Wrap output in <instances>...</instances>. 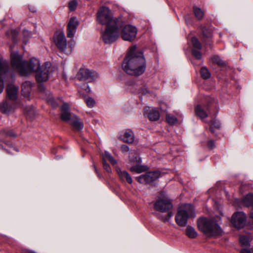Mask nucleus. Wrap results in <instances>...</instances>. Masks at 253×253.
Returning a JSON list of instances; mask_svg holds the SVG:
<instances>
[{"label":"nucleus","instance_id":"1","mask_svg":"<svg viewBox=\"0 0 253 253\" xmlns=\"http://www.w3.org/2000/svg\"><path fill=\"white\" fill-rule=\"evenodd\" d=\"M97 21L106 28L102 34L103 41L106 43H111L119 38V28L121 27V18H114L110 9L106 6L100 7L97 13Z\"/></svg>","mask_w":253,"mask_h":253},{"label":"nucleus","instance_id":"2","mask_svg":"<svg viewBox=\"0 0 253 253\" xmlns=\"http://www.w3.org/2000/svg\"><path fill=\"white\" fill-rule=\"evenodd\" d=\"M122 66L124 71L128 75H142L146 69V60L143 53L137 51L136 46H131Z\"/></svg>","mask_w":253,"mask_h":253},{"label":"nucleus","instance_id":"3","mask_svg":"<svg viewBox=\"0 0 253 253\" xmlns=\"http://www.w3.org/2000/svg\"><path fill=\"white\" fill-rule=\"evenodd\" d=\"M11 63L13 69L21 76H27L32 72L36 73L42 68L38 59L33 58L29 62L22 61L17 51H11Z\"/></svg>","mask_w":253,"mask_h":253},{"label":"nucleus","instance_id":"4","mask_svg":"<svg viewBox=\"0 0 253 253\" xmlns=\"http://www.w3.org/2000/svg\"><path fill=\"white\" fill-rule=\"evenodd\" d=\"M197 225L199 230L209 237L219 235L222 232L221 228L213 219L200 218L198 220Z\"/></svg>","mask_w":253,"mask_h":253},{"label":"nucleus","instance_id":"5","mask_svg":"<svg viewBox=\"0 0 253 253\" xmlns=\"http://www.w3.org/2000/svg\"><path fill=\"white\" fill-rule=\"evenodd\" d=\"M194 209L190 204H184L178 209L175 220L178 225L184 227L189 218L195 217Z\"/></svg>","mask_w":253,"mask_h":253},{"label":"nucleus","instance_id":"6","mask_svg":"<svg viewBox=\"0 0 253 253\" xmlns=\"http://www.w3.org/2000/svg\"><path fill=\"white\" fill-rule=\"evenodd\" d=\"M69 105L67 103H64L61 107L62 120L68 122L75 128L81 130L84 127V124L78 117L69 112Z\"/></svg>","mask_w":253,"mask_h":253},{"label":"nucleus","instance_id":"7","mask_svg":"<svg viewBox=\"0 0 253 253\" xmlns=\"http://www.w3.org/2000/svg\"><path fill=\"white\" fill-rule=\"evenodd\" d=\"M173 208L172 201L165 192H162L154 204V208L156 211L161 212L169 211Z\"/></svg>","mask_w":253,"mask_h":253},{"label":"nucleus","instance_id":"8","mask_svg":"<svg viewBox=\"0 0 253 253\" xmlns=\"http://www.w3.org/2000/svg\"><path fill=\"white\" fill-rule=\"evenodd\" d=\"M119 29V36L121 30V37L123 40L131 42L135 39L137 32L136 27L130 25L123 26L122 22L121 27Z\"/></svg>","mask_w":253,"mask_h":253},{"label":"nucleus","instance_id":"9","mask_svg":"<svg viewBox=\"0 0 253 253\" xmlns=\"http://www.w3.org/2000/svg\"><path fill=\"white\" fill-rule=\"evenodd\" d=\"M77 77L80 81L91 82L97 79L98 75L95 71H91L87 69H81L78 72Z\"/></svg>","mask_w":253,"mask_h":253},{"label":"nucleus","instance_id":"10","mask_svg":"<svg viewBox=\"0 0 253 253\" xmlns=\"http://www.w3.org/2000/svg\"><path fill=\"white\" fill-rule=\"evenodd\" d=\"M50 64L45 63L44 65L42 66V68L37 71L36 74V79L39 83L44 82L47 81L49 77Z\"/></svg>","mask_w":253,"mask_h":253},{"label":"nucleus","instance_id":"11","mask_svg":"<svg viewBox=\"0 0 253 253\" xmlns=\"http://www.w3.org/2000/svg\"><path fill=\"white\" fill-rule=\"evenodd\" d=\"M246 216L243 212L239 211L234 213L232 216L231 223L237 228H243L246 223Z\"/></svg>","mask_w":253,"mask_h":253},{"label":"nucleus","instance_id":"12","mask_svg":"<svg viewBox=\"0 0 253 253\" xmlns=\"http://www.w3.org/2000/svg\"><path fill=\"white\" fill-rule=\"evenodd\" d=\"M160 176L159 171H152L147 172L138 177V181L142 184H148L157 179Z\"/></svg>","mask_w":253,"mask_h":253},{"label":"nucleus","instance_id":"13","mask_svg":"<svg viewBox=\"0 0 253 253\" xmlns=\"http://www.w3.org/2000/svg\"><path fill=\"white\" fill-rule=\"evenodd\" d=\"M54 41L58 49L63 51H66L67 43L63 32H56L54 37Z\"/></svg>","mask_w":253,"mask_h":253},{"label":"nucleus","instance_id":"14","mask_svg":"<svg viewBox=\"0 0 253 253\" xmlns=\"http://www.w3.org/2000/svg\"><path fill=\"white\" fill-rule=\"evenodd\" d=\"M79 25V22L75 17L70 19L67 25V36L69 38H72L76 32V29Z\"/></svg>","mask_w":253,"mask_h":253},{"label":"nucleus","instance_id":"15","mask_svg":"<svg viewBox=\"0 0 253 253\" xmlns=\"http://www.w3.org/2000/svg\"><path fill=\"white\" fill-rule=\"evenodd\" d=\"M144 114L150 121H156L160 118V113L156 108H151L149 107H146L144 110Z\"/></svg>","mask_w":253,"mask_h":253},{"label":"nucleus","instance_id":"16","mask_svg":"<svg viewBox=\"0 0 253 253\" xmlns=\"http://www.w3.org/2000/svg\"><path fill=\"white\" fill-rule=\"evenodd\" d=\"M195 112L197 116L203 119L208 116L209 108L208 105H198L195 108Z\"/></svg>","mask_w":253,"mask_h":253},{"label":"nucleus","instance_id":"17","mask_svg":"<svg viewBox=\"0 0 253 253\" xmlns=\"http://www.w3.org/2000/svg\"><path fill=\"white\" fill-rule=\"evenodd\" d=\"M7 97L12 100L17 99L18 92V87L15 85L9 84L6 89Z\"/></svg>","mask_w":253,"mask_h":253},{"label":"nucleus","instance_id":"18","mask_svg":"<svg viewBox=\"0 0 253 253\" xmlns=\"http://www.w3.org/2000/svg\"><path fill=\"white\" fill-rule=\"evenodd\" d=\"M14 109L13 104L7 100L3 101L0 105V110L3 114H8L13 111Z\"/></svg>","mask_w":253,"mask_h":253},{"label":"nucleus","instance_id":"19","mask_svg":"<svg viewBox=\"0 0 253 253\" xmlns=\"http://www.w3.org/2000/svg\"><path fill=\"white\" fill-rule=\"evenodd\" d=\"M120 138L125 142L131 143L134 140V134L131 130L127 129L120 136Z\"/></svg>","mask_w":253,"mask_h":253},{"label":"nucleus","instance_id":"20","mask_svg":"<svg viewBox=\"0 0 253 253\" xmlns=\"http://www.w3.org/2000/svg\"><path fill=\"white\" fill-rule=\"evenodd\" d=\"M32 84L29 81H26L21 86L22 93L25 96H28L30 93Z\"/></svg>","mask_w":253,"mask_h":253},{"label":"nucleus","instance_id":"21","mask_svg":"<svg viewBox=\"0 0 253 253\" xmlns=\"http://www.w3.org/2000/svg\"><path fill=\"white\" fill-rule=\"evenodd\" d=\"M117 172L120 178L122 180H126L128 183H132V178L127 171H126V170H122L120 169H118Z\"/></svg>","mask_w":253,"mask_h":253},{"label":"nucleus","instance_id":"22","mask_svg":"<svg viewBox=\"0 0 253 253\" xmlns=\"http://www.w3.org/2000/svg\"><path fill=\"white\" fill-rule=\"evenodd\" d=\"M242 204L245 207H250L253 205V194L250 193L245 196L242 199Z\"/></svg>","mask_w":253,"mask_h":253},{"label":"nucleus","instance_id":"23","mask_svg":"<svg viewBox=\"0 0 253 253\" xmlns=\"http://www.w3.org/2000/svg\"><path fill=\"white\" fill-rule=\"evenodd\" d=\"M26 118L29 119H33L36 115V111L34 107L28 106L25 108L24 111Z\"/></svg>","mask_w":253,"mask_h":253},{"label":"nucleus","instance_id":"24","mask_svg":"<svg viewBox=\"0 0 253 253\" xmlns=\"http://www.w3.org/2000/svg\"><path fill=\"white\" fill-rule=\"evenodd\" d=\"M186 234L191 239L196 238L198 236V233L195 229L191 226H188L186 229Z\"/></svg>","mask_w":253,"mask_h":253},{"label":"nucleus","instance_id":"25","mask_svg":"<svg viewBox=\"0 0 253 253\" xmlns=\"http://www.w3.org/2000/svg\"><path fill=\"white\" fill-rule=\"evenodd\" d=\"M193 9L196 18L199 20H202L204 15V12L200 8L196 6H194Z\"/></svg>","mask_w":253,"mask_h":253},{"label":"nucleus","instance_id":"26","mask_svg":"<svg viewBox=\"0 0 253 253\" xmlns=\"http://www.w3.org/2000/svg\"><path fill=\"white\" fill-rule=\"evenodd\" d=\"M211 60L212 63L217 64L220 67H224L226 65L225 61L222 60L219 56L217 55H214L211 57Z\"/></svg>","mask_w":253,"mask_h":253},{"label":"nucleus","instance_id":"27","mask_svg":"<svg viewBox=\"0 0 253 253\" xmlns=\"http://www.w3.org/2000/svg\"><path fill=\"white\" fill-rule=\"evenodd\" d=\"M130 170L131 171H134L136 173H139L146 170V167L140 165L139 164H136V165L131 167L130 168Z\"/></svg>","mask_w":253,"mask_h":253},{"label":"nucleus","instance_id":"28","mask_svg":"<svg viewBox=\"0 0 253 253\" xmlns=\"http://www.w3.org/2000/svg\"><path fill=\"white\" fill-rule=\"evenodd\" d=\"M202 33H203V38L202 40L204 42H206V41L204 40L205 38H210L211 37V29L210 28H207L206 27H204L202 28Z\"/></svg>","mask_w":253,"mask_h":253},{"label":"nucleus","instance_id":"29","mask_svg":"<svg viewBox=\"0 0 253 253\" xmlns=\"http://www.w3.org/2000/svg\"><path fill=\"white\" fill-rule=\"evenodd\" d=\"M166 119L167 123L170 125H174L177 122V118L170 114H167L166 115Z\"/></svg>","mask_w":253,"mask_h":253},{"label":"nucleus","instance_id":"30","mask_svg":"<svg viewBox=\"0 0 253 253\" xmlns=\"http://www.w3.org/2000/svg\"><path fill=\"white\" fill-rule=\"evenodd\" d=\"M220 126L221 124L218 121H216L215 120H213L211 122L210 129L212 133H214V129H219Z\"/></svg>","mask_w":253,"mask_h":253},{"label":"nucleus","instance_id":"31","mask_svg":"<svg viewBox=\"0 0 253 253\" xmlns=\"http://www.w3.org/2000/svg\"><path fill=\"white\" fill-rule=\"evenodd\" d=\"M129 161L133 164H140L141 163V158L134 155V153H131V155L129 157Z\"/></svg>","mask_w":253,"mask_h":253},{"label":"nucleus","instance_id":"32","mask_svg":"<svg viewBox=\"0 0 253 253\" xmlns=\"http://www.w3.org/2000/svg\"><path fill=\"white\" fill-rule=\"evenodd\" d=\"M200 74L201 77L204 79H208L211 77V73H210L208 69L205 67H203L201 69Z\"/></svg>","mask_w":253,"mask_h":253},{"label":"nucleus","instance_id":"33","mask_svg":"<svg viewBox=\"0 0 253 253\" xmlns=\"http://www.w3.org/2000/svg\"><path fill=\"white\" fill-rule=\"evenodd\" d=\"M0 133L5 137H15L14 132L10 129H2L0 131Z\"/></svg>","mask_w":253,"mask_h":253},{"label":"nucleus","instance_id":"34","mask_svg":"<svg viewBox=\"0 0 253 253\" xmlns=\"http://www.w3.org/2000/svg\"><path fill=\"white\" fill-rule=\"evenodd\" d=\"M240 242L242 246L248 247L250 245V239L247 236H241L240 237Z\"/></svg>","mask_w":253,"mask_h":253},{"label":"nucleus","instance_id":"35","mask_svg":"<svg viewBox=\"0 0 253 253\" xmlns=\"http://www.w3.org/2000/svg\"><path fill=\"white\" fill-rule=\"evenodd\" d=\"M75 45V41L73 39H71L70 41H69L67 43V46L65 52L67 53H71Z\"/></svg>","mask_w":253,"mask_h":253},{"label":"nucleus","instance_id":"36","mask_svg":"<svg viewBox=\"0 0 253 253\" xmlns=\"http://www.w3.org/2000/svg\"><path fill=\"white\" fill-rule=\"evenodd\" d=\"M191 42L194 47L198 49H201L202 48V45L197 38L193 37L191 39Z\"/></svg>","mask_w":253,"mask_h":253},{"label":"nucleus","instance_id":"37","mask_svg":"<svg viewBox=\"0 0 253 253\" xmlns=\"http://www.w3.org/2000/svg\"><path fill=\"white\" fill-rule=\"evenodd\" d=\"M103 158H106L108 161L110 162L113 165H115L116 164V160L114 159L112 156L109 152L105 151L104 153V156Z\"/></svg>","mask_w":253,"mask_h":253},{"label":"nucleus","instance_id":"38","mask_svg":"<svg viewBox=\"0 0 253 253\" xmlns=\"http://www.w3.org/2000/svg\"><path fill=\"white\" fill-rule=\"evenodd\" d=\"M78 2L76 0H73L69 2V8L70 11H74L77 7Z\"/></svg>","mask_w":253,"mask_h":253},{"label":"nucleus","instance_id":"39","mask_svg":"<svg viewBox=\"0 0 253 253\" xmlns=\"http://www.w3.org/2000/svg\"><path fill=\"white\" fill-rule=\"evenodd\" d=\"M85 101L87 106L90 108L93 107L95 103L94 100L91 97H88L86 98Z\"/></svg>","mask_w":253,"mask_h":253},{"label":"nucleus","instance_id":"40","mask_svg":"<svg viewBox=\"0 0 253 253\" xmlns=\"http://www.w3.org/2000/svg\"><path fill=\"white\" fill-rule=\"evenodd\" d=\"M173 213L171 211H169L167 213V214L165 216L164 218H161L160 217V219L163 221V222H166L169 221L170 218L172 216Z\"/></svg>","mask_w":253,"mask_h":253},{"label":"nucleus","instance_id":"41","mask_svg":"<svg viewBox=\"0 0 253 253\" xmlns=\"http://www.w3.org/2000/svg\"><path fill=\"white\" fill-rule=\"evenodd\" d=\"M102 163L103 166V168L105 169L108 172H111V169L110 166L106 163V161L104 160V158L102 160Z\"/></svg>","mask_w":253,"mask_h":253},{"label":"nucleus","instance_id":"42","mask_svg":"<svg viewBox=\"0 0 253 253\" xmlns=\"http://www.w3.org/2000/svg\"><path fill=\"white\" fill-rule=\"evenodd\" d=\"M192 53L197 59H201L202 58V54L200 51L196 49H193Z\"/></svg>","mask_w":253,"mask_h":253},{"label":"nucleus","instance_id":"43","mask_svg":"<svg viewBox=\"0 0 253 253\" xmlns=\"http://www.w3.org/2000/svg\"><path fill=\"white\" fill-rule=\"evenodd\" d=\"M240 253H253V247L250 249L243 248L241 249Z\"/></svg>","mask_w":253,"mask_h":253},{"label":"nucleus","instance_id":"44","mask_svg":"<svg viewBox=\"0 0 253 253\" xmlns=\"http://www.w3.org/2000/svg\"><path fill=\"white\" fill-rule=\"evenodd\" d=\"M208 146L210 149H212L214 147V143L213 140H210L208 142Z\"/></svg>","mask_w":253,"mask_h":253},{"label":"nucleus","instance_id":"45","mask_svg":"<svg viewBox=\"0 0 253 253\" xmlns=\"http://www.w3.org/2000/svg\"><path fill=\"white\" fill-rule=\"evenodd\" d=\"M48 101L50 103L53 107H56L57 105L54 102V100L53 98H49Z\"/></svg>","mask_w":253,"mask_h":253},{"label":"nucleus","instance_id":"46","mask_svg":"<svg viewBox=\"0 0 253 253\" xmlns=\"http://www.w3.org/2000/svg\"><path fill=\"white\" fill-rule=\"evenodd\" d=\"M121 150L123 152H127L129 151V148L126 145H123L121 146Z\"/></svg>","mask_w":253,"mask_h":253},{"label":"nucleus","instance_id":"47","mask_svg":"<svg viewBox=\"0 0 253 253\" xmlns=\"http://www.w3.org/2000/svg\"><path fill=\"white\" fill-rule=\"evenodd\" d=\"M148 91V89L145 87L142 88L140 90V92L143 94H146Z\"/></svg>","mask_w":253,"mask_h":253},{"label":"nucleus","instance_id":"48","mask_svg":"<svg viewBox=\"0 0 253 253\" xmlns=\"http://www.w3.org/2000/svg\"><path fill=\"white\" fill-rule=\"evenodd\" d=\"M84 89L87 92H89L90 91V89L89 88V86L87 85L86 87H85Z\"/></svg>","mask_w":253,"mask_h":253},{"label":"nucleus","instance_id":"49","mask_svg":"<svg viewBox=\"0 0 253 253\" xmlns=\"http://www.w3.org/2000/svg\"><path fill=\"white\" fill-rule=\"evenodd\" d=\"M29 31H28V30H24L23 31V34H24L25 36H27V35H28V34H29Z\"/></svg>","mask_w":253,"mask_h":253},{"label":"nucleus","instance_id":"50","mask_svg":"<svg viewBox=\"0 0 253 253\" xmlns=\"http://www.w3.org/2000/svg\"><path fill=\"white\" fill-rule=\"evenodd\" d=\"M160 217L161 218H164L165 216H163V215H162L161 214H157V217H158V219H160Z\"/></svg>","mask_w":253,"mask_h":253},{"label":"nucleus","instance_id":"51","mask_svg":"<svg viewBox=\"0 0 253 253\" xmlns=\"http://www.w3.org/2000/svg\"><path fill=\"white\" fill-rule=\"evenodd\" d=\"M94 169H95V171L96 173H97L98 172H97V169H96V167L95 166H94Z\"/></svg>","mask_w":253,"mask_h":253},{"label":"nucleus","instance_id":"52","mask_svg":"<svg viewBox=\"0 0 253 253\" xmlns=\"http://www.w3.org/2000/svg\"><path fill=\"white\" fill-rule=\"evenodd\" d=\"M0 148L1 149H4L3 146H0Z\"/></svg>","mask_w":253,"mask_h":253},{"label":"nucleus","instance_id":"53","mask_svg":"<svg viewBox=\"0 0 253 253\" xmlns=\"http://www.w3.org/2000/svg\"><path fill=\"white\" fill-rule=\"evenodd\" d=\"M6 152H7V153H9V151H7V150H6Z\"/></svg>","mask_w":253,"mask_h":253},{"label":"nucleus","instance_id":"54","mask_svg":"<svg viewBox=\"0 0 253 253\" xmlns=\"http://www.w3.org/2000/svg\"><path fill=\"white\" fill-rule=\"evenodd\" d=\"M12 32H14V33H15V31H12Z\"/></svg>","mask_w":253,"mask_h":253},{"label":"nucleus","instance_id":"55","mask_svg":"<svg viewBox=\"0 0 253 253\" xmlns=\"http://www.w3.org/2000/svg\"><path fill=\"white\" fill-rule=\"evenodd\" d=\"M34 253V252H32V253Z\"/></svg>","mask_w":253,"mask_h":253}]
</instances>
